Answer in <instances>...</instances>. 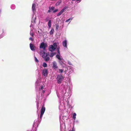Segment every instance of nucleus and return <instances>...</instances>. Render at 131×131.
<instances>
[{
    "label": "nucleus",
    "mask_w": 131,
    "mask_h": 131,
    "mask_svg": "<svg viewBox=\"0 0 131 131\" xmlns=\"http://www.w3.org/2000/svg\"><path fill=\"white\" fill-rule=\"evenodd\" d=\"M57 52L58 54H56V57L58 59V62L61 65L63 64H65V60L61 56L59 50H57Z\"/></svg>",
    "instance_id": "nucleus-1"
},
{
    "label": "nucleus",
    "mask_w": 131,
    "mask_h": 131,
    "mask_svg": "<svg viewBox=\"0 0 131 131\" xmlns=\"http://www.w3.org/2000/svg\"><path fill=\"white\" fill-rule=\"evenodd\" d=\"M64 77L62 74L57 75L56 78L57 82L58 84H60L64 79Z\"/></svg>",
    "instance_id": "nucleus-2"
},
{
    "label": "nucleus",
    "mask_w": 131,
    "mask_h": 131,
    "mask_svg": "<svg viewBox=\"0 0 131 131\" xmlns=\"http://www.w3.org/2000/svg\"><path fill=\"white\" fill-rule=\"evenodd\" d=\"M57 45L56 42L54 43L52 45L50 46L49 47V50L51 52L54 51L57 48Z\"/></svg>",
    "instance_id": "nucleus-3"
},
{
    "label": "nucleus",
    "mask_w": 131,
    "mask_h": 131,
    "mask_svg": "<svg viewBox=\"0 0 131 131\" xmlns=\"http://www.w3.org/2000/svg\"><path fill=\"white\" fill-rule=\"evenodd\" d=\"M41 73L42 75L46 77L48 74V69L45 68H44L42 70Z\"/></svg>",
    "instance_id": "nucleus-4"
},
{
    "label": "nucleus",
    "mask_w": 131,
    "mask_h": 131,
    "mask_svg": "<svg viewBox=\"0 0 131 131\" xmlns=\"http://www.w3.org/2000/svg\"><path fill=\"white\" fill-rule=\"evenodd\" d=\"M47 46V44L43 42L41 43L39 48H40L42 49L43 50H45Z\"/></svg>",
    "instance_id": "nucleus-5"
},
{
    "label": "nucleus",
    "mask_w": 131,
    "mask_h": 131,
    "mask_svg": "<svg viewBox=\"0 0 131 131\" xmlns=\"http://www.w3.org/2000/svg\"><path fill=\"white\" fill-rule=\"evenodd\" d=\"M45 108L43 106H42L41 109V113L40 114V118L41 119L43 115L45 112Z\"/></svg>",
    "instance_id": "nucleus-6"
},
{
    "label": "nucleus",
    "mask_w": 131,
    "mask_h": 131,
    "mask_svg": "<svg viewBox=\"0 0 131 131\" xmlns=\"http://www.w3.org/2000/svg\"><path fill=\"white\" fill-rule=\"evenodd\" d=\"M40 53L41 54L42 57L43 58L45 57L47 55H48L49 53H47L45 51H40Z\"/></svg>",
    "instance_id": "nucleus-7"
},
{
    "label": "nucleus",
    "mask_w": 131,
    "mask_h": 131,
    "mask_svg": "<svg viewBox=\"0 0 131 131\" xmlns=\"http://www.w3.org/2000/svg\"><path fill=\"white\" fill-rule=\"evenodd\" d=\"M52 67L54 69H56L58 68L57 63L56 61H54L52 62Z\"/></svg>",
    "instance_id": "nucleus-8"
},
{
    "label": "nucleus",
    "mask_w": 131,
    "mask_h": 131,
    "mask_svg": "<svg viewBox=\"0 0 131 131\" xmlns=\"http://www.w3.org/2000/svg\"><path fill=\"white\" fill-rule=\"evenodd\" d=\"M62 45L65 48H67V41L66 40H65L62 42Z\"/></svg>",
    "instance_id": "nucleus-9"
},
{
    "label": "nucleus",
    "mask_w": 131,
    "mask_h": 131,
    "mask_svg": "<svg viewBox=\"0 0 131 131\" xmlns=\"http://www.w3.org/2000/svg\"><path fill=\"white\" fill-rule=\"evenodd\" d=\"M37 4L35 3H33L32 6V10L33 13L36 11V6Z\"/></svg>",
    "instance_id": "nucleus-10"
},
{
    "label": "nucleus",
    "mask_w": 131,
    "mask_h": 131,
    "mask_svg": "<svg viewBox=\"0 0 131 131\" xmlns=\"http://www.w3.org/2000/svg\"><path fill=\"white\" fill-rule=\"evenodd\" d=\"M68 67H67V69L68 68L69 69V74L72 73L73 72V67L69 66H68Z\"/></svg>",
    "instance_id": "nucleus-11"
},
{
    "label": "nucleus",
    "mask_w": 131,
    "mask_h": 131,
    "mask_svg": "<svg viewBox=\"0 0 131 131\" xmlns=\"http://www.w3.org/2000/svg\"><path fill=\"white\" fill-rule=\"evenodd\" d=\"M30 47L31 50L32 51H34L35 50V47L33 45V44L30 43Z\"/></svg>",
    "instance_id": "nucleus-12"
},
{
    "label": "nucleus",
    "mask_w": 131,
    "mask_h": 131,
    "mask_svg": "<svg viewBox=\"0 0 131 131\" xmlns=\"http://www.w3.org/2000/svg\"><path fill=\"white\" fill-rule=\"evenodd\" d=\"M49 55H47L46 56V57H45L43 59H44V60L45 61H48L50 60V58L49 57Z\"/></svg>",
    "instance_id": "nucleus-13"
},
{
    "label": "nucleus",
    "mask_w": 131,
    "mask_h": 131,
    "mask_svg": "<svg viewBox=\"0 0 131 131\" xmlns=\"http://www.w3.org/2000/svg\"><path fill=\"white\" fill-rule=\"evenodd\" d=\"M56 53L55 52H51L50 54L49 53L48 55L50 57H53L55 54H56Z\"/></svg>",
    "instance_id": "nucleus-14"
},
{
    "label": "nucleus",
    "mask_w": 131,
    "mask_h": 131,
    "mask_svg": "<svg viewBox=\"0 0 131 131\" xmlns=\"http://www.w3.org/2000/svg\"><path fill=\"white\" fill-rule=\"evenodd\" d=\"M48 26L49 28H50L51 27V20H49L48 23Z\"/></svg>",
    "instance_id": "nucleus-15"
},
{
    "label": "nucleus",
    "mask_w": 131,
    "mask_h": 131,
    "mask_svg": "<svg viewBox=\"0 0 131 131\" xmlns=\"http://www.w3.org/2000/svg\"><path fill=\"white\" fill-rule=\"evenodd\" d=\"M73 18V17H71L68 19L66 20L65 22H69V23H70V22L71 20Z\"/></svg>",
    "instance_id": "nucleus-16"
},
{
    "label": "nucleus",
    "mask_w": 131,
    "mask_h": 131,
    "mask_svg": "<svg viewBox=\"0 0 131 131\" xmlns=\"http://www.w3.org/2000/svg\"><path fill=\"white\" fill-rule=\"evenodd\" d=\"M68 86V83L66 82L65 84L64 85V88L65 90L67 89Z\"/></svg>",
    "instance_id": "nucleus-17"
},
{
    "label": "nucleus",
    "mask_w": 131,
    "mask_h": 131,
    "mask_svg": "<svg viewBox=\"0 0 131 131\" xmlns=\"http://www.w3.org/2000/svg\"><path fill=\"white\" fill-rule=\"evenodd\" d=\"M76 115H76V113H74L73 114L72 118L74 119V120L76 119Z\"/></svg>",
    "instance_id": "nucleus-18"
},
{
    "label": "nucleus",
    "mask_w": 131,
    "mask_h": 131,
    "mask_svg": "<svg viewBox=\"0 0 131 131\" xmlns=\"http://www.w3.org/2000/svg\"><path fill=\"white\" fill-rule=\"evenodd\" d=\"M54 29L52 28L51 30L50 31V35H52L53 33H54Z\"/></svg>",
    "instance_id": "nucleus-19"
},
{
    "label": "nucleus",
    "mask_w": 131,
    "mask_h": 131,
    "mask_svg": "<svg viewBox=\"0 0 131 131\" xmlns=\"http://www.w3.org/2000/svg\"><path fill=\"white\" fill-rule=\"evenodd\" d=\"M59 73L61 74V73L63 72V70L61 69H58V71Z\"/></svg>",
    "instance_id": "nucleus-20"
},
{
    "label": "nucleus",
    "mask_w": 131,
    "mask_h": 131,
    "mask_svg": "<svg viewBox=\"0 0 131 131\" xmlns=\"http://www.w3.org/2000/svg\"><path fill=\"white\" fill-rule=\"evenodd\" d=\"M47 64L45 62H44L43 63L42 66L44 68H46L47 67Z\"/></svg>",
    "instance_id": "nucleus-21"
},
{
    "label": "nucleus",
    "mask_w": 131,
    "mask_h": 131,
    "mask_svg": "<svg viewBox=\"0 0 131 131\" xmlns=\"http://www.w3.org/2000/svg\"><path fill=\"white\" fill-rule=\"evenodd\" d=\"M61 2V1H59L58 2L56 3V5L57 6L59 5Z\"/></svg>",
    "instance_id": "nucleus-22"
},
{
    "label": "nucleus",
    "mask_w": 131,
    "mask_h": 131,
    "mask_svg": "<svg viewBox=\"0 0 131 131\" xmlns=\"http://www.w3.org/2000/svg\"><path fill=\"white\" fill-rule=\"evenodd\" d=\"M70 1L69 2L70 3H71V4L72 5L73 4V3L75 1Z\"/></svg>",
    "instance_id": "nucleus-23"
},
{
    "label": "nucleus",
    "mask_w": 131,
    "mask_h": 131,
    "mask_svg": "<svg viewBox=\"0 0 131 131\" xmlns=\"http://www.w3.org/2000/svg\"><path fill=\"white\" fill-rule=\"evenodd\" d=\"M55 26H56V30H57L59 28V25L58 24H56Z\"/></svg>",
    "instance_id": "nucleus-24"
},
{
    "label": "nucleus",
    "mask_w": 131,
    "mask_h": 131,
    "mask_svg": "<svg viewBox=\"0 0 131 131\" xmlns=\"http://www.w3.org/2000/svg\"><path fill=\"white\" fill-rule=\"evenodd\" d=\"M54 8V7L53 6H52V7H49V9L52 10H53Z\"/></svg>",
    "instance_id": "nucleus-25"
},
{
    "label": "nucleus",
    "mask_w": 131,
    "mask_h": 131,
    "mask_svg": "<svg viewBox=\"0 0 131 131\" xmlns=\"http://www.w3.org/2000/svg\"><path fill=\"white\" fill-rule=\"evenodd\" d=\"M35 61L36 62H39V61L37 59V58L35 57Z\"/></svg>",
    "instance_id": "nucleus-26"
},
{
    "label": "nucleus",
    "mask_w": 131,
    "mask_h": 131,
    "mask_svg": "<svg viewBox=\"0 0 131 131\" xmlns=\"http://www.w3.org/2000/svg\"><path fill=\"white\" fill-rule=\"evenodd\" d=\"M34 15H33V16H32V20H31V22L32 23H35V21L34 20H33V18H34Z\"/></svg>",
    "instance_id": "nucleus-27"
},
{
    "label": "nucleus",
    "mask_w": 131,
    "mask_h": 131,
    "mask_svg": "<svg viewBox=\"0 0 131 131\" xmlns=\"http://www.w3.org/2000/svg\"><path fill=\"white\" fill-rule=\"evenodd\" d=\"M11 8L12 9H14L15 8V6L14 5H12L11 6Z\"/></svg>",
    "instance_id": "nucleus-28"
},
{
    "label": "nucleus",
    "mask_w": 131,
    "mask_h": 131,
    "mask_svg": "<svg viewBox=\"0 0 131 131\" xmlns=\"http://www.w3.org/2000/svg\"><path fill=\"white\" fill-rule=\"evenodd\" d=\"M39 81H37L36 83V85H39Z\"/></svg>",
    "instance_id": "nucleus-29"
},
{
    "label": "nucleus",
    "mask_w": 131,
    "mask_h": 131,
    "mask_svg": "<svg viewBox=\"0 0 131 131\" xmlns=\"http://www.w3.org/2000/svg\"><path fill=\"white\" fill-rule=\"evenodd\" d=\"M68 64L69 65H72V63H71V62L70 61H68Z\"/></svg>",
    "instance_id": "nucleus-30"
},
{
    "label": "nucleus",
    "mask_w": 131,
    "mask_h": 131,
    "mask_svg": "<svg viewBox=\"0 0 131 131\" xmlns=\"http://www.w3.org/2000/svg\"><path fill=\"white\" fill-rule=\"evenodd\" d=\"M30 34L32 37H33L34 35V34L33 33L31 32V31L30 32Z\"/></svg>",
    "instance_id": "nucleus-31"
},
{
    "label": "nucleus",
    "mask_w": 131,
    "mask_h": 131,
    "mask_svg": "<svg viewBox=\"0 0 131 131\" xmlns=\"http://www.w3.org/2000/svg\"><path fill=\"white\" fill-rule=\"evenodd\" d=\"M62 14V13L61 12H60L57 14V16H59L60 15Z\"/></svg>",
    "instance_id": "nucleus-32"
},
{
    "label": "nucleus",
    "mask_w": 131,
    "mask_h": 131,
    "mask_svg": "<svg viewBox=\"0 0 131 131\" xmlns=\"http://www.w3.org/2000/svg\"><path fill=\"white\" fill-rule=\"evenodd\" d=\"M64 9H63L61 10V11H60L61 12L62 14L63 12H64Z\"/></svg>",
    "instance_id": "nucleus-33"
},
{
    "label": "nucleus",
    "mask_w": 131,
    "mask_h": 131,
    "mask_svg": "<svg viewBox=\"0 0 131 131\" xmlns=\"http://www.w3.org/2000/svg\"><path fill=\"white\" fill-rule=\"evenodd\" d=\"M64 9H63L61 10V11H60L61 12L62 14L63 12H64Z\"/></svg>",
    "instance_id": "nucleus-34"
},
{
    "label": "nucleus",
    "mask_w": 131,
    "mask_h": 131,
    "mask_svg": "<svg viewBox=\"0 0 131 131\" xmlns=\"http://www.w3.org/2000/svg\"><path fill=\"white\" fill-rule=\"evenodd\" d=\"M58 10V9H56L55 10H54L53 11V12L54 13H55L56 12H57Z\"/></svg>",
    "instance_id": "nucleus-35"
},
{
    "label": "nucleus",
    "mask_w": 131,
    "mask_h": 131,
    "mask_svg": "<svg viewBox=\"0 0 131 131\" xmlns=\"http://www.w3.org/2000/svg\"><path fill=\"white\" fill-rule=\"evenodd\" d=\"M43 86H41L40 88H39V89L40 90H41L42 89H43Z\"/></svg>",
    "instance_id": "nucleus-36"
},
{
    "label": "nucleus",
    "mask_w": 131,
    "mask_h": 131,
    "mask_svg": "<svg viewBox=\"0 0 131 131\" xmlns=\"http://www.w3.org/2000/svg\"><path fill=\"white\" fill-rule=\"evenodd\" d=\"M80 1H78H78H77V2H75V3H76V4H77V3H79L80 2Z\"/></svg>",
    "instance_id": "nucleus-37"
},
{
    "label": "nucleus",
    "mask_w": 131,
    "mask_h": 131,
    "mask_svg": "<svg viewBox=\"0 0 131 131\" xmlns=\"http://www.w3.org/2000/svg\"><path fill=\"white\" fill-rule=\"evenodd\" d=\"M36 19V16H34V18H33V20H34L35 21Z\"/></svg>",
    "instance_id": "nucleus-38"
},
{
    "label": "nucleus",
    "mask_w": 131,
    "mask_h": 131,
    "mask_svg": "<svg viewBox=\"0 0 131 131\" xmlns=\"http://www.w3.org/2000/svg\"><path fill=\"white\" fill-rule=\"evenodd\" d=\"M66 70H65V71L63 70V72L64 73V74H65L66 73Z\"/></svg>",
    "instance_id": "nucleus-39"
},
{
    "label": "nucleus",
    "mask_w": 131,
    "mask_h": 131,
    "mask_svg": "<svg viewBox=\"0 0 131 131\" xmlns=\"http://www.w3.org/2000/svg\"><path fill=\"white\" fill-rule=\"evenodd\" d=\"M49 20V18L48 17H47L46 19V21H47Z\"/></svg>",
    "instance_id": "nucleus-40"
},
{
    "label": "nucleus",
    "mask_w": 131,
    "mask_h": 131,
    "mask_svg": "<svg viewBox=\"0 0 131 131\" xmlns=\"http://www.w3.org/2000/svg\"><path fill=\"white\" fill-rule=\"evenodd\" d=\"M67 8V7L66 6H65L63 8V9H64V10H65V9Z\"/></svg>",
    "instance_id": "nucleus-41"
},
{
    "label": "nucleus",
    "mask_w": 131,
    "mask_h": 131,
    "mask_svg": "<svg viewBox=\"0 0 131 131\" xmlns=\"http://www.w3.org/2000/svg\"><path fill=\"white\" fill-rule=\"evenodd\" d=\"M29 40H31V41H32L33 40V39H32V37H30V38H29Z\"/></svg>",
    "instance_id": "nucleus-42"
},
{
    "label": "nucleus",
    "mask_w": 131,
    "mask_h": 131,
    "mask_svg": "<svg viewBox=\"0 0 131 131\" xmlns=\"http://www.w3.org/2000/svg\"><path fill=\"white\" fill-rule=\"evenodd\" d=\"M50 9H49L48 11V12H49V13H50L51 12V11H50Z\"/></svg>",
    "instance_id": "nucleus-43"
},
{
    "label": "nucleus",
    "mask_w": 131,
    "mask_h": 131,
    "mask_svg": "<svg viewBox=\"0 0 131 131\" xmlns=\"http://www.w3.org/2000/svg\"><path fill=\"white\" fill-rule=\"evenodd\" d=\"M42 93H45V91L44 90H43L42 91Z\"/></svg>",
    "instance_id": "nucleus-44"
},
{
    "label": "nucleus",
    "mask_w": 131,
    "mask_h": 131,
    "mask_svg": "<svg viewBox=\"0 0 131 131\" xmlns=\"http://www.w3.org/2000/svg\"><path fill=\"white\" fill-rule=\"evenodd\" d=\"M59 47H58L57 48V50H59Z\"/></svg>",
    "instance_id": "nucleus-45"
},
{
    "label": "nucleus",
    "mask_w": 131,
    "mask_h": 131,
    "mask_svg": "<svg viewBox=\"0 0 131 131\" xmlns=\"http://www.w3.org/2000/svg\"><path fill=\"white\" fill-rule=\"evenodd\" d=\"M75 122H76L77 123H78V120H76L75 121Z\"/></svg>",
    "instance_id": "nucleus-46"
},
{
    "label": "nucleus",
    "mask_w": 131,
    "mask_h": 131,
    "mask_svg": "<svg viewBox=\"0 0 131 131\" xmlns=\"http://www.w3.org/2000/svg\"><path fill=\"white\" fill-rule=\"evenodd\" d=\"M36 122L35 121V120L34 122V124H35V122Z\"/></svg>",
    "instance_id": "nucleus-47"
},
{
    "label": "nucleus",
    "mask_w": 131,
    "mask_h": 131,
    "mask_svg": "<svg viewBox=\"0 0 131 131\" xmlns=\"http://www.w3.org/2000/svg\"><path fill=\"white\" fill-rule=\"evenodd\" d=\"M1 12H2V10H0V14L1 13Z\"/></svg>",
    "instance_id": "nucleus-48"
},
{
    "label": "nucleus",
    "mask_w": 131,
    "mask_h": 131,
    "mask_svg": "<svg viewBox=\"0 0 131 131\" xmlns=\"http://www.w3.org/2000/svg\"><path fill=\"white\" fill-rule=\"evenodd\" d=\"M71 131H74V130L73 129Z\"/></svg>",
    "instance_id": "nucleus-49"
},
{
    "label": "nucleus",
    "mask_w": 131,
    "mask_h": 131,
    "mask_svg": "<svg viewBox=\"0 0 131 131\" xmlns=\"http://www.w3.org/2000/svg\"><path fill=\"white\" fill-rule=\"evenodd\" d=\"M32 26V25H31H31H30V27H31V26Z\"/></svg>",
    "instance_id": "nucleus-50"
},
{
    "label": "nucleus",
    "mask_w": 131,
    "mask_h": 131,
    "mask_svg": "<svg viewBox=\"0 0 131 131\" xmlns=\"http://www.w3.org/2000/svg\"><path fill=\"white\" fill-rule=\"evenodd\" d=\"M3 32H4V31H3Z\"/></svg>",
    "instance_id": "nucleus-51"
},
{
    "label": "nucleus",
    "mask_w": 131,
    "mask_h": 131,
    "mask_svg": "<svg viewBox=\"0 0 131 131\" xmlns=\"http://www.w3.org/2000/svg\"><path fill=\"white\" fill-rule=\"evenodd\" d=\"M29 131V130H28V131Z\"/></svg>",
    "instance_id": "nucleus-52"
}]
</instances>
